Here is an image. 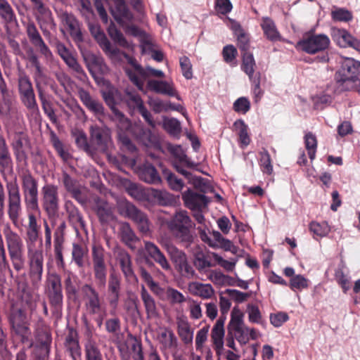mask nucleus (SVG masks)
<instances>
[{
  "label": "nucleus",
  "mask_w": 360,
  "mask_h": 360,
  "mask_svg": "<svg viewBox=\"0 0 360 360\" xmlns=\"http://www.w3.org/2000/svg\"><path fill=\"white\" fill-rule=\"evenodd\" d=\"M330 45V38L325 34H309L297 42V46L310 55L324 52Z\"/></svg>",
  "instance_id": "obj_10"
},
{
  "label": "nucleus",
  "mask_w": 360,
  "mask_h": 360,
  "mask_svg": "<svg viewBox=\"0 0 360 360\" xmlns=\"http://www.w3.org/2000/svg\"><path fill=\"white\" fill-rule=\"evenodd\" d=\"M148 87L150 90L155 93L174 96L178 100H181V97L175 89L173 82H169L165 80L150 79L148 82Z\"/></svg>",
  "instance_id": "obj_28"
},
{
  "label": "nucleus",
  "mask_w": 360,
  "mask_h": 360,
  "mask_svg": "<svg viewBox=\"0 0 360 360\" xmlns=\"http://www.w3.org/2000/svg\"><path fill=\"white\" fill-rule=\"evenodd\" d=\"M39 299V295L34 293L27 283H22L18 285L13 304L15 307H20L32 312L37 308Z\"/></svg>",
  "instance_id": "obj_16"
},
{
  "label": "nucleus",
  "mask_w": 360,
  "mask_h": 360,
  "mask_svg": "<svg viewBox=\"0 0 360 360\" xmlns=\"http://www.w3.org/2000/svg\"><path fill=\"white\" fill-rule=\"evenodd\" d=\"M25 202L28 209L39 210L38 182L32 173L27 170L20 175Z\"/></svg>",
  "instance_id": "obj_9"
},
{
  "label": "nucleus",
  "mask_w": 360,
  "mask_h": 360,
  "mask_svg": "<svg viewBox=\"0 0 360 360\" xmlns=\"http://www.w3.org/2000/svg\"><path fill=\"white\" fill-rule=\"evenodd\" d=\"M34 68L33 77L35 81L44 76L43 68L41 65L38 56L35 53L32 47H28L26 51L25 59Z\"/></svg>",
  "instance_id": "obj_46"
},
{
  "label": "nucleus",
  "mask_w": 360,
  "mask_h": 360,
  "mask_svg": "<svg viewBox=\"0 0 360 360\" xmlns=\"http://www.w3.org/2000/svg\"><path fill=\"white\" fill-rule=\"evenodd\" d=\"M158 340L162 350L176 352L178 347V339L174 333L169 328L161 329Z\"/></svg>",
  "instance_id": "obj_27"
},
{
  "label": "nucleus",
  "mask_w": 360,
  "mask_h": 360,
  "mask_svg": "<svg viewBox=\"0 0 360 360\" xmlns=\"http://www.w3.org/2000/svg\"><path fill=\"white\" fill-rule=\"evenodd\" d=\"M37 87L38 89L39 98L41 101V107L44 113L47 115L52 123L56 124L58 122V118L53 108V104L49 99V96L44 94L40 86L37 85Z\"/></svg>",
  "instance_id": "obj_45"
},
{
  "label": "nucleus",
  "mask_w": 360,
  "mask_h": 360,
  "mask_svg": "<svg viewBox=\"0 0 360 360\" xmlns=\"http://www.w3.org/2000/svg\"><path fill=\"white\" fill-rule=\"evenodd\" d=\"M126 34L131 35L135 37H138L141 43L143 45H151V37L145 31L141 30L138 26L134 25H127V22L124 23V27Z\"/></svg>",
  "instance_id": "obj_47"
},
{
  "label": "nucleus",
  "mask_w": 360,
  "mask_h": 360,
  "mask_svg": "<svg viewBox=\"0 0 360 360\" xmlns=\"http://www.w3.org/2000/svg\"><path fill=\"white\" fill-rule=\"evenodd\" d=\"M103 97L105 102L110 108L113 113L112 120L116 122L117 126L121 129L128 128L130 126V121L122 112L115 108V99L112 94L110 92H104Z\"/></svg>",
  "instance_id": "obj_31"
},
{
  "label": "nucleus",
  "mask_w": 360,
  "mask_h": 360,
  "mask_svg": "<svg viewBox=\"0 0 360 360\" xmlns=\"http://www.w3.org/2000/svg\"><path fill=\"white\" fill-rule=\"evenodd\" d=\"M18 94L34 90L32 82L27 73L21 70L18 74Z\"/></svg>",
  "instance_id": "obj_58"
},
{
  "label": "nucleus",
  "mask_w": 360,
  "mask_h": 360,
  "mask_svg": "<svg viewBox=\"0 0 360 360\" xmlns=\"http://www.w3.org/2000/svg\"><path fill=\"white\" fill-rule=\"evenodd\" d=\"M246 311L248 314V320L250 323L263 325L264 321L258 306L253 304L247 305Z\"/></svg>",
  "instance_id": "obj_63"
},
{
  "label": "nucleus",
  "mask_w": 360,
  "mask_h": 360,
  "mask_svg": "<svg viewBox=\"0 0 360 360\" xmlns=\"http://www.w3.org/2000/svg\"><path fill=\"white\" fill-rule=\"evenodd\" d=\"M6 190L8 193V215L13 224H16L22 211L21 196L16 180L7 182Z\"/></svg>",
  "instance_id": "obj_13"
},
{
  "label": "nucleus",
  "mask_w": 360,
  "mask_h": 360,
  "mask_svg": "<svg viewBox=\"0 0 360 360\" xmlns=\"http://www.w3.org/2000/svg\"><path fill=\"white\" fill-rule=\"evenodd\" d=\"M304 142L309 157L311 160H313L315 158L317 148L316 137L311 132H308L304 136Z\"/></svg>",
  "instance_id": "obj_64"
},
{
  "label": "nucleus",
  "mask_w": 360,
  "mask_h": 360,
  "mask_svg": "<svg viewBox=\"0 0 360 360\" xmlns=\"http://www.w3.org/2000/svg\"><path fill=\"white\" fill-rule=\"evenodd\" d=\"M227 330H229L240 345H245L249 342L248 326L244 323L243 314L236 307H234L231 311Z\"/></svg>",
  "instance_id": "obj_15"
},
{
  "label": "nucleus",
  "mask_w": 360,
  "mask_h": 360,
  "mask_svg": "<svg viewBox=\"0 0 360 360\" xmlns=\"http://www.w3.org/2000/svg\"><path fill=\"white\" fill-rule=\"evenodd\" d=\"M165 248L177 271L188 262L186 253L173 244H166Z\"/></svg>",
  "instance_id": "obj_40"
},
{
  "label": "nucleus",
  "mask_w": 360,
  "mask_h": 360,
  "mask_svg": "<svg viewBox=\"0 0 360 360\" xmlns=\"http://www.w3.org/2000/svg\"><path fill=\"white\" fill-rule=\"evenodd\" d=\"M25 27L27 36L32 46L46 59L52 58L53 53L51 49L46 44L34 22H27Z\"/></svg>",
  "instance_id": "obj_18"
},
{
  "label": "nucleus",
  "mask_w": 360,
  "mask_h": 360,
  "mask_svg": "<svg viewBox=\"0 0 360 360\" xmlns=\"http://www.w3.org/2000/svg\"><path fill=\"white\" fill-rule=\"evenodd\" d=\"M234 127L237 130L239 136V141L243 146H247L250 143V138L248 133V126L242 120H238L234 122Z\"/></svg>",
  "instance_id": "obj_60"
},
{
  "label": "nucleus",
  "mask_w": 360,
  "mask_h": 360,
  "mask_svg": "<svg viewBox=\"0 0 360 360\" xmlns=\"http://www.w3.org/2000/svg\"><path fill=\"white\" fill-rule=\"evenodd\" d=\"M331 18L335 22H348L352 20V13L345 8L333 6L331 13Z\"/></svg>",
  "instance_id": "obj_55"
},
{
  "label": "nucleus",
  "mask_w": 360,
  "mask_h": 360,
  "mask_svg": "<svg viewBox=\"0 0 360 360\" xmlns=\"http://www.w3.org/2000/svg\"><path fill=\"white\" fill-rule=\"evenodd\" d=\"M25 27L27 36L32 46L46 59L52 58L53 53L51 49L46 44L34 22H27Z\"/></svg>",
  "instance_id": "obj_19"
},
{
  "label": "nucleus",
  "mask_w": 360,
  "mask_h": 360,
  "mask_svg": "<svg viewBox=\"0 0 360 360\" xmlns=\"http://www.w3.org/2000/svg\"><path fill=\"white\" fill-rule=\"evenodd\" d=\"M167 226L176 240L188 248L194 240L192 232L194 224L185 210L176 212L167 222Z\"/></svg>",
  "instance_id": "obj_3"
},
{
  "label": "nucleus",
  "mask_w": 360,
  "mask_h": 360,
  "mask_svg": "<svg viewBox=\"0 0 360 360\" xmlns=\"http://www.w3.org/2000/svg\"><path fill=\"white\" fill-rule=\"evenodd\" d=\"M58 187L53 184H46L42 188V205L51 226H56L53 232V251L56 264L59 268H65V261L63 252L64 250L65 231L66 223L63 219L57 222L56 215L59 210V196Z\"/></svg>",
  "instance_id": "obj_1"
},
{
  "label": "nucleus",
  "mask_w": 360,
  "mask_h": 360,
  "mask_svg": "<svg viewBox=\"0 0 360 360\" xmlns=\"http://www.w3.org/2000/svg\"><path fill=\"white\" fill-rule=\"evenodd\" d=\"M259 164L262 172L267 174H271L273 172V165L270 154L265 148H263L262 150L259 153Z\"/></svg>",
  "instance_id": "obj_61"
},
{
  "label": "nucleus",
  "mask_w": 360,
  "mask_h": 360,
  "mask_svg": "<svg viewBox=\"0 0 360 360\" xmlns=\"http://www.w3.org/2000/svg\"><path fill=\"white\" fill-rule=\"evenodd\" d=\"M0 17L6 22L15 19L14 11L7 0H0Z\"/></svg>",
  "instance_id": "obj_62"
},
{
  "label": "nucleus",
  "mask_w": 360,
  "mask_h": 360,
  "mask_svg": "<svg viewBox=\"0 0 360 360\" xmlns=\"http://www.w3.org/2000/svg\"><path fill=\"white\" fill-rule=\"evenodd\" d=\"M144 248L149 257L158 264L162 269L165 271L171 270V265L167 259L155 243L144 241Z\"/></svg>",
  "instance_id": "obj_30"
},
{
  "label": "nucleus",
  "mask_w": 360,
  "mask_h": 360,
  "mask_svg": "<svg viewBox=\"0 0 360 360\" xmlns=\"http://www.w3.org/2000/svg\"><path fill=\"white\" fill-rule=\"evenodd\" d=\"M359 75L360 63L353 58H345L335 73V91L341 93L354 89L360 82Z\"/></svg>",
  "instance_id": "obj_2"
},
{
  "label": "nucleus",
  "mask_w": 360,
  "mask_h": 360,
  "mask_svg": "<svg viewBox=\"0 0 360 360\" xmlns=\"http://www.w3.org/2000/svg\"><path fill=\"white\" fill-rule=\"evenodd\" d=\"M82 321L85 326L84 360H103L102 352L94 338L95 328L86 317H84Z\"/></svg>",
  "instance_id": "obj_12"
},
{
  "label": "nucleus",
  "mask_w": 360,
  "mask_h": 360,
  "mask_svg": "<svg viewBox=\"0 0 360 360\" xmlns=\"http://www.w3.org/2000/svg\"><path fill=\"white\" fill-rule=\"evenodd\" d=\"M112 14L115 20L122 27H124V22H131L134 15L127 8L124 0H115V8L112 11Z\"/></svg>",
  "instance_id": "obj_34"
},
{
  "label": "nucleus",
  "mask_w": 360,
  "mask_h": 360,
  "mask_svg": "<svg viewBox=\"0 0 360 360\" xmlns=\"http://www.w3.org/2000/svg\"><path fill=\"white\" fill-rule=\"evenodd\" d=\"M25 27L27 36L32 46L46 59L52 58L53 53L51 49L46 44L34 22H27Z\"/></svg>",
  "instance_id": "obj_20"
},
{
  "label": "nucleus",
  "mask_w": 360,
  "mask_h": 360,
  "mask_svg": "<svg viewBox=\"0 0 360 360\" xmlns=\"http://www.w3.org/2000/svg\"><path fill=\"white\" fill-rule=\"evenodd\" d=\"M12 162L8 147L4 136L0 134V169L8 168Z\"/></svg>",
  "instance_id": "obj_53"
},
{
  "label": "nucleus",
  "mask_w": 360,
  "mask_h": 360,
  "mask_svg": "<svg viewBox=\"0 0 360 360\" xmlns=\"http://www.w3.org/2000/svg\"><path fill=\"white\" fill-rule=\"evenodd\" d=\"M177 333L181 341L186 344H191L193 339V330L187 318L185 316H178L176 318Z\"/></svg>",
  "instance_id": "obj_37"
},
{
  "label": "nucleus",
  "mask_w": 360,
  "mask_h": 360,
  "mask_svg": "<svg viewBox=\"0 0 360 360\" xmlns=\"http://www.w3.org/2000/svg\"><path fill=\"white\" fill-rule=\"evenodd\" d=\"M73 136L78 148L90 155L95 153V149L88 143L86 135L84 131H77L73 133Z\"/></svg>",
  "instance_id": "obj_54"
},
{
  "label": "nucleus",
  "mask_w": 360,
  "mask_h": 360,
  "mask_svg": "<svg viewBox=\"0 0 360 360\" xmlns=\"http://www.w3.org/2000/svg\"><path fill=\"white\" fill-rule=\"evenodd\" d=\"M167 149L174 158L173 164H180L187 167L195 166V164L185 154L181 146L169 144Z\"/></svg>",
  "instance_id": "obj_44"
},
{
  "label": "nucleus",
  "mask_w": 360,
  "mask_h": 360,
  "mask_svg": "<svg viewBox=\"0 0 360 360\" xmlns=\"http://www.w3.org/2000/svg\"><path fill=\"white\" fill-rule=\"evenodd\" d=\"M89 29L92 36L95 38L101 48L106 54L110 53L112 55L115 56L120 53L119 49L113 48L110 42L107 39L105 33L101 29L99 25L97 24L89 23Z\"/></svg>",
  "instance_id": "obj_25"
},
{
  "label": "nucleus",
  "mask_w": 360,
  "mask_h": 360,
  "mask_svg": "<svg viewBox=\"0 0 360 360\" xmlns=\"http://www.w3.org/2000/svg\"><path fill=\"white\" fill-rule=\"evenodd\" d=\"M9 258L14 269L19 272L25 267L24 244L22 238L11 229L4 230Z\"/></svg>",
  "instance_id": "obj_5"
},
{
  "label": "nucleus",
  "mask_w": 360,
  "mask_h": 360,
  "mask_svg": "<svg viewBox=\"0 0 360 360\" xmlns=\"http://www.w3.org/2000/svg\"><path fill=\"white\" fill-rule=\"evenodd\" d=\"M41 226L37 222V219L34 213L28 214V222L26 226V243L36 245L40 233Z\"/></svg>",
  "instance_id": "obj_35"
},
{
  "label": "nucleus",
  "mask_w": 360,
  "mask_h": 360,
  "mask_svg": "<svg viewBox=\"0 0 360 360\" xmlns=\"http://www.w3.org/2000/svg\"><path fill=\"white\" fill-rule=\"evenodd\" d=\"M64 207L68 215V221L76 233H79L83 231L86 233V224L78 208L70 200L65 201Z\"/></svg>",
  "instance_id": "obj_22"
},
{
  "label": "nucleus",
  "mask_w": 360,
  "mask_h": 360,
  "mask_svg": "<svg viewBox=\"0 0 360 360\" xmlns=\"http://www.w3.org/2000/svg\"><path fill=\"white\" fill-rule=\"evenodd\" d=\"M224 323L225 317H219L211 330L212 347L217 354H220L224 349L225 335Z\"/></svg>",
  "instance_id": "obj_24"
},
{
  "label": "nucleus",
  "mask_w": 360,
  "mask_h": 360,
  "mask_svg": "<svg viewBox=\"0 0 360 360\" xmlns=\"http://www.w3.org/2000/svg\"><path fill=\"white\" fill-rule=\"evenodd\" d=\"M65 353L72 360H81V347L79 346L78 335L75 330L69 329L68 333L65 335L64 341Z\"/></svg>",
  "instance_id": "obj_23"
},
{
  "label": "nucleus",
  "mask_w": 360,
  "mask_h": 360,
  "mask_svg": "<svg viewBox=\"0 0 360 360\" xmlns=\"http://www.w3.org/2000/svg\"><path fill=\"white\" fill-rule=\"evenodd\" d=\"M138 175L142 181L148 184H159L161 178L155 167L150 163L141 165L138 170Z\"/></svg>",
  "instance_id": "obj_36"
},
{
  "label": "nucleus",
  "mask_w": 360,
  "mask_h": 360,
  "mask_svg": "<svg viewBox=\"0 0 360 360\" xmlns=\"http://www.w3.org/2000/svg\"><path fill=\"white\" fill-rule=\"evenodd\" d=\"M41 245V241L39 248L36 245H27L29 276L33 285H37L42 278L44 258Z\"/></svg>",
  "instance_id": "obj_8"
},
{
  "label": "nucleus",
  "mask_w": 360,
  "mask_h": 360,
  "mask_svg": "<svg viewBox=\"0 0 360 360\" xmlns=\"http://www.w3.org/2000/svg\"><path fill=\"white\" fill-rule=\"evenodd\" d=\"M121 210L122 213H124L127 217L134 221L141 233L147 234L150 232V223L145 213L129 202L122 203Z\"/></svg>",
  "instance_id": "obj_17"
},
{
  "label": "nucleus",
  "mask_w": 360,
  "mask_h": 360,
  "mask_svg": "<svg viewBox=\"0 0 360 360\" xmlns=\"http://www.w3.org/2000/svg\"><path fill=\"white\" fill-rule=\"evenodd\" d=\"M88 255V250L86 247L79 243L72 244V259L79 268L84 266V258Z\"/></svg>",
  "instance_id": "obj_50"
},
{
  "label": "nucleus",
  "mask_w": 360,
  "mask_h": 360,
  "mask_svg": "<svg viewBox=\"0 0 360 360\" xmlns=\"http://www.w3.org/2000/svg\"><path fill=\"white\" fill-rule=\"evenodd\" d=\"M108 34L114 42L117 44L119 46L126 49H130L131 47V44L126 39L123 34L118 30L114 25L109 27Z\"/></svg>",
  "instance_id": "obj_59"
},
{
  "label": "nucleus",
  "mask_w": 360,
  "mask_h": 360,
  "mask_svg": "<svg viewBox=\"0 0 360 360\" xmlns=\"http://www.w3.org/2000/svg\"><path fill=\"white\" fill-rule=\"evenodd\" d=\"M82 291L84 294L86 311L102 304L98 292L91 285H84L82 287Z\"/></svg>",
  "instance_id": "obj_43"
},
{
  "label": "nucleus",
  "mask_w": 360,
  "mask_h": 360,
  "mask_svg": "<svg viewBox=\"0 0 360 360\" xmlns=\"http://www.w3.org/2000/svg\"><path fill=\"white\" fill-rule=\"evenodd\" d=\"M62 183L65 190L72 194V196L80 203L84 201L81 199L80 186L78 181L63 172L62 174Z\"/></svg>",
  "instance_id": "obj_42"
},
{
  "label": "nucleus",
  "mask_w": 360,
  "mask_h": 360,
  "mask_svg": "<svg viewBox=\"0 0 360 360\" xmlns=\"http://www.w3.org/2000/svg\"><path fill=\"white\" fill-rule=\"evenodd\" d=\"M117 260L126 278L129 281H136L130 255L125 250H121L118 252Z\"/></svg>",
  "instance_id": "obj_38"
},
{
  "label": "nucleus",
  "mask_w": 360,
  "mask_h": 360,
  "mask_svg": "<svg viewBox=\"0 0 360 360\" xmlns=\"http://www.w3.org/2000/svg\"><path fill=\"white\" fill-rule=\"evenodd\" d=\"M33 354L39 360L49 357L52 343V334L50 327L44 321L39 320L34 331Z\"/></svg>",
  "instance_id": "obj_6"
},
{
  "label": "nucleus",
  "mask_w": 360,
  "mask_h": 360,
  "mask_svg": "<svg viewBox=\"0 0 360 360\" xmlns=\"http://www.w3.org/2000/svg\"><path fill=\"white\" fill-rule=\"evenodd\" d=\"M141 297L144 304L148 317H155L157 315V307L155 300L147 291L144 285L141 286Z\"/></svg>",
  "instance_id": "obj_49"
},
{
  "label": "nucleus",
  "mask_w": 360,
  "mask_h": 360,
  "mask_svg": "<svg viewBox=\"0 0 360 360\" xmlns=\"http://www.w3.org/2000/svg\"><path fill=\"white\" fill-rule=\"evenodd\" d=\"M91 257L96 282L98 286L104 287L106 283L107 266L105 262V250L101 245H93Z\"/></svg>",
  "instance_id": "obj_14"
},
{
  "label": "nucleus",
  "mask_w": 360,
  "mask_h": 360,
  "mask_svg": "<svg viewBox=\"0 0 360 360\" xmlns=\"http://www.w3.org/2000/svg\"><path fill=\"white\" fill-rule=\"evenodd\" d=\"M94 210L101 223H106L113 220L112 207L108 202L98 197L94 198Z\"/></svg>",
  "instance_id": "obj_32"
},
{
  "label": "nucleus",
  "mask_w": 360,
  "mask_h": 360,
  "mask_svg": "<svg viewBox=\"0 0 360 360\" xmlns=\"http://www.w3.org/2000/svg\"><path fill=\"white\" fill-rule=\"evenodd\" d=\"M188 290L193 296L199 297L203 300L212 299L215 295V290L211 284L198 281L190 282L188 284Z\"/></svg>",
  "instance_id": "obj_29"
},
{
  "label": "nucleus",
  "mask_w": 360,
  "mask_h": 360,
  "mask_svg": "<svg viewBox=\"0 0 360 360\" xmlns=\"http://www.w3.org/2000/svg\"><path fill=\"white\" fill-rule=\"evenodd\" d=\"M46 293L51 307L53 316L57 319L60 318L63 306V295L61 278L57 274H51L48 276Z\"/></svg>",
  "instance_id": "obj_7"
},
{
  "label": "nucleus",
  "mask_w": 360,
  "mask_h": 360,
  "mask_svg": "<svg viewBox=\"0 0 360 360\" xmlns=\"http://www.w3.org/2000/svg\"><path fill=\"white\" fill-rule=\"evenodd\" d=\"M78 95L82 103L95 115L100 116L104 115L103 104L98 100L93 98L87 91L81 88L78 91Z\"/></svg>",
  "instance_id": "obj_33"
},
{
  "label": "nucleus",
  "mask_w": 360,
  "mask_h": 360,
  "mask_svg": "<svg viewBox=\"0 0 360 360\" xmlns=\"http://www.w3.org/2000/svg\"><path fill=\"white\" fill-rule=\"evenodd\" d=\"M165 248L177 271L188 262L186 253L173 244H166Z\"/></svg>",
  "instance_id": "obj_39"
},
{
  "label": "nucleus",
  "mask_w": 360,
  "mask_h": 360,
  "mask_svg": "<svg viewBox=\"0 0 360 360\" xmlns=\"http://www.w3.org/2000/svg\"><path fill=\"white\" fill-rule=\"evenodd\" d=\"M185 205L192 210H200L207 206L208 200L203 194L198 193L190 189L182 194Z\"/></svg>",
  "instance_id": "obj_26"
},
{
  "label": "nucleus",
  "mask_w": 360,
  "mask_h": 360,
  "mask_svg": "<svg viewBox=\"0 0 360 360\" xmlns=\"http://www.w3.org/2000/svg\"><path fill=\"white\" fill-rule=\"evenodd\" d=\"M352 35L345 29H335L333 32V38L337 44L343 48L348 46L350 40L352 39Z\"/></svg>",
  "instance_id": "obj_56"
},
{
  "label": "nucleus",
  "mask_w": 360,
  "mask_h": 360,
  "mask_svg": "<svg viewBox=\"0 0 360 360\" xmlns=\"http://www.w3.org/2000/svg\"><path fill=\"white\" fill-rule=\"evenodd\" d=\"M193 264L200 273H205L207 269L214 266V264L202 252L195 254Z\"/></svg>",
  "instance_id": "obj_57"
},
{
  "label": "nucleus",
  "mask_w": 360,
  "mask_h": 360,
  "mask_svg": "<svg viewBox=\"0 0 360 360\" xmlns=\"http://www.w3.org/2000/svg\"><path fill=\"white\" fill-rule=\"evenodd\" d=\"M22 103L32 113L39 112V106L34 94V90L19 94Z\"/></svg>",
  "instance_id": "obj_51"
},
{
  "label": "nucleus",
  "mask_w": 360,
  "mask_h": 360,
  "mask_svg": "<svg viewBox=\"0 0 360 360\" xmlns=\"http://www.w3.org/2000/svg\"><path fill=\"white\" fill-rule=\"evenodd\" d=\"M120 234L121 240L131 250H134L136 243L139 241V238L136 236L135 232L131 228L129 223L123 222L120 224Z\"/></svg>",
  "instance_id": "obj_41"
},
{
  "label": "nucleus",
  "mask_w": 360,
  "mask_h": 360,
  "mask_svg": "<svg viewBox=\"0 0 360 360\" xmlns=\"http://www.w3.org/2000/svg\"><path fill=\"white\" fill-rule=\"evenodd\" d=\"M256 63L253 55L249 52L243 53L241 69L248 75L250 79L255 77V69Z\"/></svg>",
  "instance_id": "obj_52"
},
{
  "label": "nucleus",
  "mask_w": 360,
  "mask_h": 360,
  "mask_svg": "<svg viewBox=\"0 0 360 360\" xmlns=\"http://www.w3.org/2000/svg\"><path fill=\"white\" fill-rule=\"evenodd\" d=\"M89 132L91 143L96 145L101 152L107 151L112 146L110 133L108 128L91 126Z\"/></svg>",
  "instance_id": "obj_21"
},
{
  "label": "nucleus",
  "mask_w": 360,
  "mask_h": 360,
  "mask_svg": "<svg viewBox=\"0 0 360 360\" xmlns=\"http://www.w3.org/2000/svg\"><path fill=\"white\" fill-rule=\"evenodd\" d=\"M261 27L268 39L274 41L281 39V35L277 30L276 25L270 18L263 17L262 18Z\"/></svg>",
  "instance_id": "obj_48"
},
{
  "label": "nucleus",
  "mask_w": 360,
  "mask_h": 360,
  "mask_svg": "<svg viewBox=\"0 0 360 360\" xmlns=\"http://www.w3.org/2000/svg\"><path fill=\"white\" fill-rule=\"evenodd\" d=\"M117 128L118 139L122 146L131 153L135 152L136 150V147L129 139V134H133L146 146H148L153 142V137L151 131L148 129H145L141 124H135L132 125L130 123V126L128 128L121 129L118 126Z\"/></svg>",
  "instance_id": "obj_4"
},
{
  "label": "nucleus",
  "mask_w": 360,
  "mask_h": 360,
  "mask_svg": "<svg viewBox=\"0 0 360 360\" xmlns=\"http://www.w3.org/2000/svg\"><path fill=\"white\" fill-rule=\"evenodd\" d=\"M112 60H121L124 58L127 63L130 64L135 70L134 72L131 70L127 69L126 72L134 84H135L139 89L142 90L144 86L146 79L148 78L147 71L137 63L136 60L128 55L127 53L120 50V53L115 56L112 55L110 53L108 54Z\"/></svg>",
  "instance_id": "obj_11"
}]
</instances>
